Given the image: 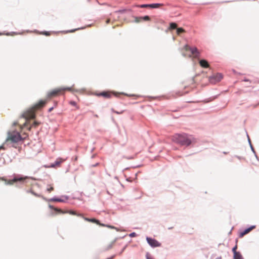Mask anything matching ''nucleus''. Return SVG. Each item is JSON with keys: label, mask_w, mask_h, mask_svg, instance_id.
<instances>
[{"label": "nucleus", "mask_w": 259, "mask_h": 259, "mask_svg": "<svg viewBox=\"0 0 259 259\" xmlns=\"http://www.w3.org/2000/svg\"><path fill=\"white\" fill-rule=\"evenodd\" d=\"M30 123L26 121L23 126L18 125L17 130H12L8 133V137L6 139V142H11L12 143H16L19 141H21L25 139L27 137V135L24 133L22 135H20V132L22 131L23 127L27 126Z\"/></svg>", "instance_id": "obj_1"}, {"label": "nucleus", "mask_w": 259, "mask_h": 259, "mask_svg": "<svg viewBox=\"0 0 259 259\" xmlns=\"http://www.w3.org/2000/svg\"><path fill=\"white\" fill-rule=\"evenodd\" d=\"M172 141L181 146H188L195 142V139L186 134H176L171 137Z\"/></svg>", "instance_id": "obj_2"}, {"label": "nucleus", "mask_w": 259, "mask_h": 259, "mask_svg": "<svg viewBox=\"0 0 259 259\" xmlns=\"http://www.w3.org/2000/svg\"><path fill=\"white\" fill-rule=\"evenodd\" d=\"M48 101L40 100L37 103H36L32 107L28 109L23 114V116L27 120L29 119H33L35 117V112L41 109L47 103Z\"/></svg>", "instance_id": "obj_3"}, {"label": "nucleus", "mask_w": 259, "mask_h": 259, "mask_svg": "<svg viewBox=\"0 0 259 259\" xmlns=\"http://www.w3.org/2000/svg\"><path fill=\"white\" fill-rule=\"evenodd\" d=\"M73 87H60L54 89L47 94V97L51 99L53 97H57L60 95L63 94L65 91H73Z\"/></svg>", "instance_id": "obj_4"}, {"label": "nucleus", "mask_w": 259, "mask_h": 259, "mask_svg": "<svg viewBox=\"0 0 259 259\" xmlns=\"http://www.w3.org/2000/svg\"><path fill=\"white\" fill-rule=\"evenodd\" d=\"M184 49L187 52L186 54H184V56L189 57L193 56L195 58H197L199 56L200 53L195 47L191 48L188 45H186L184 46Z\"/></svg>", "instance_id": "obj_5"}, {"label": "nucleus", "mask_w": 259, "mask_h": 259, "mask_svg": "<svg viewBox=\"0 0 259 259\" xmlns=\"http://www.w3.org/2000/svg\"><path fill=\"white\" fill-rule=\"evenodd\" d=\"M83 219L87 221H88V222H92V223H96L97 224V225H99V226H102V227H107L108 228H110V229H115L117 231H119V229H118L117 228H116L114 226H111V225H105V224H102L101 223H100L99 221L95 219H89V218H83Z\"/></svg>", "instance_id": "obj_6"}, {"label": "nucleus", "mask_w": 259, "mask_h": 259, "mask_svg": "<svg viewBox=\"0 0 259 259\" xmlns=\"http://www.w3.org/2000/svg\"><path fill=\"white\" fill-rule=\"evenodd\" d=\"M223 76L221 73H217L209 77V81L212 83H216L221 80Z\"/></svg>", "instance_id": "obj_7"}, {"label": "nucleus", "mask_w": 259, "mask_h": 259, "mask_svg": "<svg viewBox=\"0 0 259 259\" xmlns=\"http://www.w3.org/2000/svg\"><path fill=\"white\" fill-rule=\"evenodd\" d=\"M146 240L148 244L152 247H159L161 246V243L154 239L147 237Z\"/></svg>", "instance_id": "obj_8"}, {"label": "nucleus", "mask_w": 259, "mask_h": 259, "mask_svg": "<svg viewBox=\"0 0 259 259\" xmlns=\"http://www.w3.org/2000/svg\"><path fill=\"white\" fill-rule=\"evenodd\" d=\"M0 179H1L3 181H5L6 182L7 184L12 185L14 183L17 182H23L25 179L23 178H14L12 180H10L8 181L3 178H1Z\"/></svg>", "instance_id": "obj_9"}, {"label": "nucleus", "mask_w": 259, "mask_h": 259, "mask_svg": "<svg viewBox=\"0 0 259 259\" xmlns=\"http://www.w3.org/2000/svg\"><path fill=\"white\" fill-rule=\"evenodd\" d=\"M97 95L98 96H102L105 98H110L113 95L115 96V94H114L112 92H109V91L101 92V93L97 94Z\"/></svg>", "instance_id": "obj_10"}, {"label": "nucleus", "mask_w": 259, "mask_h": 259, "mask_svg": "<svg viewBox=\"0 0 259 259\" xmlns=\"http://www.w3.org/2000/svg\"><path fill=\"white\" fill-rule=\"evenodd\" d=\"M254 226H251L250 227L245 229L243 232H240L239 234L240 237H243L245 235L248 234L249 232H250L252 230H253L254 228H255Z\"/></svg>", "instance_id": "obj_11"}, {"label": "nucleus", "mask_w": 259, "mask_h": 259, "mask_svg": "<svg viewBox=\"0 0 259 259\" xmlns=\"http://www.w3.org/2000/svg\"><path fill=\"white\" fill-rule=\"evenodd\" d=\"M200 65L203 68H208L209 65L208 62L205 60H201L199 61Z\"/></svg>", "instance_id": "obj_12"}, {"label": "nucleus", "mask_w": 259, "mask_h": 259, "mask_svg": "<svg viewBox=\"0 0 259 259\" xmlns=\"http://www.w3.org/2000/svg\"><path fill=\"white\" fill-rule=\"evenodd\" d=\"M150 20V17L148 16H145L144 17H140L136 18V22H139L142 20L149 21Z\"/></svg>", "instance_id": "obj_13"}, {"label": "nucleus", "mask_w": 259, "mask_h": 259, "mask_svg": "<svg viewBox=\"0 0 259 259\" xmlns=\"http://www.w3.org/2000/svg\"><path fill=\"white\" fill-rule=\"evenodd\" d=\"M177 24L176 23L171 22L169 24V30H172L177 28Z\"/></svg>", "instance_id": "obj_14"}, {"label": "nucleus", "mask_w": 259, "mask_h": 259, "mask_svg": "<svg viewBox=\"0 0 259 259\" xmlns=\"http://www.w3.org/2000/svg\"><path fill=\"white\" fill-rule=\"evenodd\" d=\"M234 259H243L241 254L238 252H236L234 254Z\"/></svg>", "instance_id": "obj_15"}, {"label": "nucleus", "mask_w": 259, "mask_h": 259, "mask_svg": "<svg viewBox=\"0 0 259 259\" xmlns=\"http://www.w3.org/2000/svg\"><path fill=\"white\" fill-rule=\"evenodd\" d=\"M163 6L162 4H152L149 5V7L151 8H158Z\"/></svg>", "instance_id": "obj_16"}, {"label": "nucleus", "mask_w": 259, "mask_h": 259, "mask_svg": "<svg viewBox=\"0 0 259 259\" xmlns=\"http://www.w3.org/2000/svg\"><path fill=\"white\" fill-rule=\"evenodd\" d=\"M39 124V123L37 121H33V123L31 124V126L28 127V130H30V129L32 127H36Z\"/></svg>", "instance_id": "obj_17"}, {"label": "nucleus", "mask_w": 259, "mask_h": 259, "mask_svg": "<svg viewBox=\"0 0 259 259\" xmlns=\"http://www.w3.org/2000/svg\"><path fill=\"white\" fill-rule=\"evenodd\" d=\"M67 212H68L69 213H70V214H72V215H77L78 217H83L82 214H81V213H77L76 212V211H73V210H69V211H67Z\"/></svg>", "instance_id": "obj_18"}, {"label": "nucleus", "mask_w": 259, "mask_h": 259, "mask_svg": "<svg viewBox=\"0 0 259 259\" xmlns=\"http://www.w3.org/2000/svg\"><path fill=\"white\" fill-rule=\"evenodd\" d=\"M184 32H185V30L183 28L181 27L177 28V34L178 35H180L181 33Z\"/></svg>", "instance_id": "obj_19"}, {"label": "nucleus", "mask_w": 259, "mask_h": 259, "mask_svg": "<svg viewBox=\"0 0 259 259\" xmlns=\"http://www.w3.org/2000/svg\"><path fill=\"white\" fill-rule=\"evenodd\" d=\"M54 190V187H53V184H50V185H48V188L47 189V191L49 192V193H50L51 192H52V191H53Z\"/></svg>", "instance_id": "obj_20"}, {"label": "nucleus", "mask_w": 259, "mask_h": 259, "mask_svg": "<svg viewBox=\"0 0 259 259\" xmlns=\"http://www.w3.org/2000/svg\"><path fill=\"white\" fill-rule=\"evenodd\" d=\"M50 201L54 202H63V200L59 198H52Z\"/></svg>", "instance_id": "obj_21"}, {"label": "nucleus", "mask_w": 259, "mask_h": 259, "mask_svg": "<svg viewBox=\"0 0 259 259\" xmlns=\"http://www.w3.org/2000/svg\"><path fill=\"white\" fill-rule=\"evenodd\" d=\"M50 207L52 209H54L55 211H58L59 212L64 213V212H63L61 209L57 208H54L53 206L51 205H50Z\"/></svg>", "instance_id": "obj_22"}, {"label": "nucleus", "mask_w": 259, "mask_h": 259, "mask_svg": "<svg viewBox=\"0 0 259 259\" xmlns=\"http://www.w3.org/2000/svg\"><path fill=\"white\" fill-rule=\"evenodd\" d=\"M40 34L45 35L46 36H50L51 35V32L49 31H43L40 32Z\"/></svg>", "instance_id": "obj_23"}, {"label": "nucleus", "mask_w": 259, "mask_h": 259, "mask_svg": "<svg viewBox=\"0 0 259 259\" xmlns=\"http://www.w3.org/2000/svg\"><path fill=\"white\" fill-rule=\"evenodd\" d=\"M237 248V245L236 244L232 249V251L234 253V254L236 253V252H238L237 251H236V249Z\"/></svg>", "instance_id": "obj_24"}, {"label": "nucleus", "mask_w": 259, "mask_h": 259, "mask_svg": "<svg viewBox=\"0 0 259 259\" xmlns=\"http://www.w3.org/2000/svg\"><path fill=\"white\" fill-rule=\"evenodd\" d=\"M146 259H153L151 256L150 254L147 252L146 254Z\"/></svg>", "instance_id": "obj_25"}, {"label": "nucleus", "mask_w": 259, "mask_h": 259, "mask_svg": "<svg viewBox=\"0 0 259 259\" xmlns=\"http://www.w3.org/2000/svg\"><path fill=\"white\" fill-rule=\"evenodd\" d=\"M136 236V233L135 232L132 233L130 234V236L131 237H134Z\"/></svg>", "instance_id": "obj_26"}, {"label": "nucleus", "mask_w": 259, "mask_h": 259, "mask_svg": "<svg viewBox=\"0 0 259 259\" xmlns=\"http://www.w3.org/2000/svg\"><path fill=\"white\" fill-rule=\"evenodd\" d=\"M70 104L72 105V106H76V103L74 101H71L70 102Z\"/></svg>", "instance_id": "obj_27"}, {"label": "nucleus", "mask_w": 259, "mask_h": 259, "mask_svg": "<svg viewBox=\"0 0 259 259\" xmlns=\"http://www.w3.org/2000/svg\"><path fill=\"white\" fill-rule=\"evenodd\" d=\"M141 8H147L149 7V5H142L140 6Z\"/></svg>", "instance_id": "obj_28"}, {"label": "nucleus", "mask_w": 259, "mask_h": 259, "mask_svg": "<svg viewBox=\"0 0 259 259\" xmlns=\"http://www.w3.org/2000/svg\"><path fill=\"white\" fill-rule=\"evenodd\" d=\"M31 193H32L33 195H35V196H37V197H40V196L39 195H38V194H37L35 193H34V192H33V191H31Z\"/></svg>", "instance_id": "obj_29"}, {"label": "nucleus", "mask_w": 259, "mask_h": 259, "mask_svg": "<svg viewBox=\"0 0 259 259\" xmlns=\"http://www.w3.org/2000/svg\"><path fill=\"white\" fill-rule=\"evenodd\" d=\"M98 165H99V163H97L95 164L92 165V166L95 167V166H98Z\"/></svg>", "instance_id": "obj_30"}, {"label": "nucleus", "mask_w": 259, "mask_h": 259, "mask_svg": "<svg viewBox=\"0 0 259 259\" xmlns=\"http://www.w3.org/2000/svg\"><path fill=\"white\" fill-rule=\"evenodd\" d=\"M1 149H5V147H4V145H2L0 146V150Z\"/></svg>", "instance_id": "obj_31"}, {"label": "nucleus", "mask_w": 259, "mask_h": 259, "mask_svg": "<svg viewBox=\"0 0 259 259\" xmlns=\"http://www.w3.org/2000/svg\"><path fill=\"white\" fill-rule=\"evenodd\" d=\"M135 155H132L131 157H127L128 159H133L134 158Z\"/></svg>", "instance_id": "obj_32"}, {"label": "nucleus", "mask_w": 259, "mask_h": 259, "mask_svg": "<svg viewBox=\"0 0 259 259\" xmlns=\"http://www.w3.org/2000/svg\"><path fill=\"white\" fill-rule=\"evenodd\" d=\"M60 162H60V161H56V165H58V164H60Z\"/></svg>", "instance_id": "obj_33"}, {"label": "nucleus", "mask_w": 259, "mask_h": 259, "mask_svg": "<svg viewBox=\"0 0 259 259\" xmlns=\"http://www.w3.org/2000/svg\"><path fill=\"white\" fill-rule=\"evenodd\" d=\"M75 30H76V29H75V30H70V31H69V32H74Z\"/></svg>", "instance_id": "obj_34"}, {"label": "nucleus", "mask_w": 259, "mask_h": 259, "mask_svg": "<svg viewBox=\"0 0 259 259\" xmlns=\"http://www.w3.org/2000/svg\"><path fill=\"white\" fill-rule=\"evenodd\" d=\"M109 21H110V19H107L106 21V23H109Z\"/></svg>", "instance_id": "obj_35"}, {"label": "nucleus", "mask_w": 259, "mask_h": 259, "mask_svg": "<svg viewBox=\"0 0 259 259\" xmlns=\"http://www.w3.org/2000/svg\"><path fill=\"white\" fill-rule=\"evenodd\" d=\"M53 110V108L49 109V111L51 112Z\"/></svg>", "instance_id": "obj_36"}, {"label": "nucleus", "mask_w": 259, "mask_h": 259, "mask_svg": "<svg viewBox=\"0 0 259 259\" xmlns=\"http://www.w3.org/2000/svg\"><path fill=\"white\" fill-rule=\"evenodd\" d=\"M17 124H18V123L17 122H14V125H16Z\"/></svg>", "instance_id": "obj_37"}, {"label": "nucleus", "mask_w": 259, "mask_h": 259, "mask_svg": "<svg viewBox=\"0 0 259 259\" xmlns=\"http://www.w3.org/2000/svg\"><path fill=\"white\" fill-rule=\"evenodd\" d=\"M216 259H222V257H219L217 258Z\"/></svg>", "instance_id": "obj_38"}, {"label": "nucleus", "mask_w": 259, "mask_h": 259, "mask_svg": "<svg viewBox=\"0 0 259 259\" xmlns=\"http://www.w3.org/2000/svg\"><path fill=\"white\" fill-rule=\"evenodd\" d=\"M115 113H117V114H119V113H121L122 112H120V113H119L118 112H115Z\"/></svg>", "instance_id": "obj_39"}, {"label": "nucleus", "mask_w": 259, "mask_h": 259, "mask_svg": "<svg viewBox=\"0 0 259 259\" xmlns=\"http://www.w3.org/2000/svg\"><path fill=\"white\" fill-rule=\"evenodd\" d=\"M107 259H111V258H107Z\"/></svg>", "instance_id": "obj_40"}]
</instances>
